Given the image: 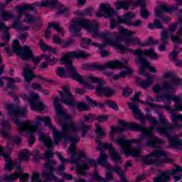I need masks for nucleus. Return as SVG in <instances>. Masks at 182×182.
<instances>
[{"label": "nucleus", "instance_id": "obj_1", "mask_svg": "<svg viewBox=\"0 0 182 182\" xmlns=\"http://www.w3.org/2000/svg\"><path fill=\"white\" fill-rule=\"evenodd\" d=\"M60 100L58 97L54 99V107L57 112L58 116H61L63 119H68V123H62V131L56 130L55 127H53V136L54 144H59V142L63 139L66 143L67 141H72V143H77L79 138L77 136H71L69 135L72 132L75 133L79 130V127L75 124L72 121V117L69 114L65 113L63 107L59 103Z\"/></svg>", "mask_w": 182, "mask_h": 182}, {"label": "nucleus", "instance_id": "obj_2", "mask_svg": "<svg viewBox=\"0 0 182 182\" xmlns=\"http://www.w3.org/2000/svg\"><path fill=\"white\" fill-rule=\"evenodd\" d=\"M73 22L74 23L70 26V31L73 32L76 36H80V31L82 28H85L88 32H92L93 36L95 38H102L105 39V42L107 39L112 38V34L101 33H99V28L97 27V22L94 21L90 22V21L84 18V19H76L73 18Z\"/></svg>", "mask_w": 182, "mask_h": 182}, {"label": "nucleus", "instance_id": "obj_3", "mask_svg": "<svg viewBox=\"0 0 182 182\" xmlns=\"http://www.w3.org/2000/svg\"><path fill=\"white\" fill-rule=\"evenodd\" d=\"M89 56H90V54L85 53L83 50L72 51L65 53L64 56L62 57L61 62H63L64 65H69L68 68V72L73 75L76 73V70L73 65V60L72 59H86L87 58H89Z\"/></svg>", "mask_w": 182, "mask_h": 182}, {"label": "nucleus", "instance_id": "obj_4", "mask_svg": "<svg viewBox=\"0 0 182 182\" xmlns=\"http://www.w3.org/2000/svg\"><path fill=\"white\" fill-rule=\"evenodd\" d=\"M13 52L16 53L18 56H21L23 60H29L31 59L34 63V65H39L41 62V57H33V53L28 46H25L23 48L19 45L18 40H14L13 43Z\"/></svg>", "mask_w": 182, "mask_h": 182}, {"label": "nucleus", "instance_id": "obj_5", "mask_svg": "<svg viewBox=\"0 0 182 182\" xmlns=\"http://www.w3.org/2000/svg\"><path fill=\"white\" fill-rule=\"evenodd\" d=\"M167 154L166 151H163L161 148H157L154 149V151L150 153L148 156L142 159V163L146 164L147 166H160L163 163H167L166 159L163 157H166Z\"/></svg>", "mask_w": 182, "mask_h": 182}, {"label": "nucleus", "instance_id": "obj_6", "mask_svg": "<svg viewBox=\"0 0 182 182\" xmlns=\"http://www.w3.org/2000/svg\"><path fill=\"white\" fill-rule=\"evenodd\" d=\"M106 43L111 45V46H114L117 49L121 50L122 53H124L125 52H132L133 55H138V61H136V63H140L142 66H149V65H150V62H149L147 59L143 58L144 55H143V51L141 49L134 50L132 49L129 50L127 48L117 43L116 41L109 40V38H107Z\"/></svg>", "mask_w": 182, "mask_h": 182}, {"label": "nucleus", "instance_id": "obj_7", "mask_svg": "<svg viewBox=\"0 0 182 182\" xmlns=\"http://www.w3.org/2000/svg\"><path fill=\"white\" fill-rule=\"evenodd\" d=\"M42 122H43V117L41 116L36 117V126L31 124L29 121L22 122L18 119L14 120V123L16 124L17 129L20 134L23 133V132L35 133L38 130V127L42 124Z\"/></svg>", "mask_w": 182, "mask_h": 182}, {"label": "nucleus", "instance_id": "obj_8", "mask_svg": "<svg viewBox=\"0 0 182 182\" xmlns=\"http://www.w3.org/2000/svg\"><path fill=\"white\" fill-rule=\"evenodd\" d=\"M115 143L121 146L122 150H123V151H124L125 153V156H132V157H140L141 154V151H140V149L134 148L132 149H129L132 146V141L121 137H118L115 140Z\"/></svg>", "mask_w": 182, "mask_h": 182}, {"label": "nucleus", "instance_id": "obj_9", "mask_svg": "<svg viewBox=\"0 0 182 182\" xmlns=\"http://www.w3.org/2000/svg\"><path fill=\"white\" fill-rule=\"evenodd\" d=\"M88 79L92 82V83L98 84L96 87L97 95H104V96H106L107 97H110V96L114 95V90L113 89L105 86L106 82L103 80L93 76H90Z\"/></svg>", "mask_w": 182, "mask_h": 182}, {"label": "nucleus", "instance_id": "obj_10", "mask_svg": "<svg viewBox=\"0 0 182 182\" xmlns=\"http://www.w3.org/2000/svg\"><path fill=\"white\" fill-rule=\"evenodd\" d=\"M159 124H164L162 127H156L155 132L159 133L161 136L170 139L171 137V132L174 130V125L169 124L168 121L164 118L163 114H159Z\"/></svg>", "mask_w": 182, "mask_h": 182}, {"label": "nucleus", "instance_id": "obj_11", "mask_svg": "<svg viewBox=\"0 0 182 182\" xmlns=\"http://www.w3.org/2000/svg\"><path fill=\"white\" fill-rule=\"evenodd\" d=\"M127 65V60H124L122 63L119 60L110 61L106 65L94 63L90 65L89 68L92 70H105L107 68L109 69H116V68H126Z\"/></svg>", "mask_w": 182, "mask_h": 182}, {"label": "nucleus", "instance_id": "obj_12", "mask_svg": "<svg viewBox=\"0 0 182 182\" xmlns=\"http://www.w3.org/2000/svg\"><path fill=\"white\" fill-rule=\"evenodd\" d=\"M18 12L17 14L16 18L14 19V23H13V28L15 29H18V31H28L29 29V27H21V18L23 15V12L25 11H33L35 9V7L24 4L22 6H18Z\"/></svg>", "mask_w": 182, "mask_h": 182}, {"label": "nucleus", "instance_id": "obj_13", "mask_svg": "<svg viewBox=\"0 0 182 182\" xmlns=\"http://www.w3.org/2000/svg\"><path fill=\"white\" fill-rule=\"evenodd\" d=\"M119 124L121 125V127H118V132L119 133L126 132L127 129H132L133 130H136V132H141L142 134H151V132L149 130H147V128H144L139 124H131L129 122H124V121L122 120H119Z\"/></svg>", "mask_w": 182, "mask_h": 182}, {"label": "nucleus", "instance_id": "obj_14", "mask_svg": "<svg viewBox=\"0 0 182 182\" xmlns=\"http://www.w3.org/2000/svg\"><path fill=\"white\" fill-rule=\"evenodd\" d=\"M126 35H134V31H129V30L119 27V33L117 35L118 40L117 41H124L127 43H132L133 45H139V46H143V43H141V41L138 37H129L127 38H123L122 36H124Z\"/></svg>", "mask_w": 182, "mask_h": 182}, {"label": "nucleus", "instance_id": "obj_15", "mask_svg": "<svg viewBox=\"0 0 182 182\" xmlns=\"http://www.w3.org/2000/svg\"><path fill=\"white\" fill-rule=\"evenodd\" d=\"M151 122V127L150 129H147L148 132H150V134H144V136H150L151 139L147 141V146H151L152 147H156V144H164V141L156 136L153 135V130H154V125L159 124V122L156 118H151L150 119Z\"/></svg>", "mask_w": 182, "mask_h": 182}, {"label": "nucleus", "instance_id": "obj_16", "mask_svg": "<svg viewBox=\"0 0 182 182\" xmlns=\"http://www.w3.org/2000/svg\"><path fill=\"white\" fill-rule=\"evenodd\" d=\"M61 101L68 106L73 107L75 106V97L70 93V87L68 85L63 87V91H59Z\"/></svg>", "mask_w": 182, "mask_h": 182}, {"label": "nucleus", "instance_id": "obj_17", "mask_svg": "<svg viewBox=\"0 0 182 182\" xmlns=\"http://www.w3.org/2000/svg\"><path fill=\"white\" fill-rule=\"evenodd\" d=\"M180 171L182 173V168L181 166H176L175 169L166 171H160L159 176L154 178V182H167L170 180L171 176H174Z\"/></svg>", "mask_w": 182, "mask_h": 182}, {"label": "nucleus", "instance_id": "obj_18", "mask_svg": "<svg viewBox=\"0 0 182 182\" xmlns=\"http://www.w3.org/2000/svg\"><path fill=\"white\" fill-rule=\"evenodd\" d=\"M6 109L9 111V116H15L16 117H26L28 113L26 108L14 107L12 104L7 105Z\"/></svg>", "mask_w": 182, "mask_h": 182}, {"label": "nucleus", "instance_id": "obj_19", "mask_svg": "<svg viewBox=\"0 0 182 182\" xmlns=\"http://www.w3.org/2000/svg\"><path fill=\"white\" fill-rule=\"evenodd\" d=\"M50 6H54L55 9H59V11H57V15H61L68 11V9L64 8L63 5L58 2V0H43L41 3V6L46 7Z\"/></svg>", "mask_w": 182, "mask_h": 182}, {"label": "nucleus", "instance_id": "obj_20", "mask_svg": "<svg viewBox=\"0 0 182 182\" xmlns=\"http://www.w3.org/2000/svg\"><path fill=\"white\" fill-rule=\"evenodd\" d=\"M96 142L99 143V144L105 149H109V154L114 161H118L119 163H122V156H120L119 152H116V151H114V148H113V146L112 144L107 143L102 144V141L99 139H97Z\"/></svg>", "mask_w": 182, "mask_h": 182}, {"label": "nucleus", "instance_id": "obj_21", "mask_svg": "<svg viewBox=\"0 0 182 182\" xmlns=\"http://www.w3.org/2000/svg\"><path fill=\"white\" fill-rule=\"evenodd\" d=\"M136 15L133 13H127L124 14V18H122L120 16H117L119 22L122 23H126V25H129V26H140L141 25V21L136 20L135 23H133L130 21V19H133Z\"/></svg>", "mask_w": 182, "mask_h": 182}, {"label": "nucleus", "instance_id": "obj_22", "mask_svg": "<svg viewBox=\"0 0 182 182\" xmlns=\"http://www.w3.org/2000/svg\"><path fill=\"white\" fill-rule=\"evenodd\" d=\"M16 178H20V180H24V181H28V178H29L28 173H22L21 172H14L11 175H8V173H5L4 176V180L6 181L12 182L14 180H16Z\"/></svg>", "mask_w": 182, "mask_h": 182}, {"label": "nucleus", "instance_id": "obj_23", "mask_svg": "<svg viewBox=\"0 0 182 182\" xmlns=\"http://www.w3.org/2000/svg\"><path fill=\"white\" fill-rule=\"evenodd\" d=\"M100 11L103 12L105 18H111L116 15V12L112 7H110L109 4H101L100 6Z\"/></svg>", "mask_w": 182, "mask_h": 182}, {"label": "nucleus", "instance_id": "obj_24", "mask_svg": "<svg viewBox=\"0 0 182 182\" xmlns=\"http://www.w3.org/2000/svg\"><path fill=\"white\" fill-rule=\"evenodd\" d=\"M23 77H25L26 82L27 83H31L32 80H33V77H35V74H33V71L30 68L28 64H26L23 68Z\"/></svg>", "mask_w": 182, "mask_h": 182}, {"label": "nucleus", "instance_id": "obj_25", "mask_svg": "<svg viewBox=\"0 0 182 182\" xmlns=\"http://www.w3.org/2000/svg\"><path fill=\"white\" fill-rule=\"evenodd\" d=\"M107 159H109V156L106 154L103 153V151H101L97 161L100 166H102V167H105L107 170H109L111 166L110 164L107 163Z\"/></svg>", "mask_w": 182, "mask_h": 182}, {"label": "nucleus", "instance_id": "obj_26", "mask_svg": "<svg viewBox=\"0 0 182 182\" xmlns=\"http://www.w3.org/2000/svg\"><path fill=\"white\" fill-rule=\"evenodd\" d=\"M1 126H2V129L0 131V134L3 136L4 139H9V134L5 130H11V124H9L8 121H3L1 123Z\"/></svg>", "mask_w": 182, "mask_h": 182}, {"label": "nucleus", "instance_id": "obj_27", "mask_svg": "<svg viewBox=\"0 0 182 182\" xmlns=\"http://www.w3.org/2000/svg\"><path fill=\"white\" fill-rule=\"evenodd\" d=\"M130 110H132L135 119H141L143 117V113L139 109V106L133 102H128Z\"/></svg>", "mask_w": 182, "mask_h": 182}, {"label": "nucleus", "instance_id": "obj_28", "mask_svg": "<svg viewBox=\"0 0 182 182\" xmlns=\"http://www.w3.org/2000/svg\"><path fill=\"white\" fill-rule=\"evenodd\" d=\"M68 153L71 154V158L70 159H67V163H70L71 164H75V163H77V158H75L76 154V149L75 148V144H73L68 148Z\"/></svg>", "mask_w": 182, "mask_h": 182}, {"label": "nucleus", "instance_id": "obj_29", "mask_svg": "<svg viewBox=\"0 0 182 182\" xmlns=\"http://www.w3.org/2000/svg\"><path fill=\"white\" fill-rule=\"evenodd\" d=\"M4 160L6 161V170L7 171H12L13 168H14V166H15V164H18V162H12V161L11 160V156L10 155H4Z\"/></svg>", "mask_w": 182, "mask_h": 182}, {"label": "nucleus", "instance_id": "obj_30", "mask_svg": "<svg viewBox=\"0 0 182 182\" xmlns=\"http://www.w3.org/2000/svg\"><path fill=\"white\" fill-rule=\"evenodd\" d=\"M144 1L145 0H136V2L139 4V6L143 8L140 12L141 16H142V18H149L150 13H149V11L146 9V4H144Z\"/></svg>", "mask_w": 182, "mask_h": 182}, {"label": "nucleus", "instance_id": "obj_31", "mask_svg": "<svg viewBox=\"0 0 182 182\" xmlns=\"http://www.w3.org/2000/svg\"><path fill=\"white\" fill-rule=\"evenodd\" d=\"M46 157L48 160V162L44 164V167L49 171V168H48L46 165L48 164V166L53 167L54 164H56V161L50 160V159H53V153L51 151H47L46 152Z\"/></svg>", "mask_w": 182, "mask_h": 182}, {"label": "nucleus", "instance_id": "obj_32", "mask_svg": "<svg viewBox=\"0 0 182 182\" xmlns=\"http://www.w3.org/2000/svg\"><path fill=\"white\" fill-rule=\"evenodd\" d=\"M169 143L171 147H173V149H182V140L178 138H169Z\"/></svg>", "mask_w": 182, "mask_h": 182}, {"label": "nucleus", "instance_id": "obj_33", "mask_svg": "<svg viewBox=\"0 0 182 182\" xmlns=\"http://www.w3.org/2000/svg\"><path fill=\"white\" fill-rule=\"evenodd\" d=\"M0 31H4V33L3 34V39L4 42H9L11 41V35L8 32V28L5 26V24L4 23L0 21Z\"/></svg>", "mask_w": 182, "mask_h": 182}, {"label": "nucleus", "instance_id": "obj_34", "mask_svg": "<svg viewBox=\"0 0 182 182\" xmlns=\"http://www.w3.org/2000/svg\"><path fill=\"white\" fill-rule=\"evenodd\" d=\"M132 0H127L125 1H117L115 6L116 9H129L130 4H132Z\"/></svg>", "mask_w": 182, "mask_h": 182}, {"label": "nucleus", "instance_id": "obj_35", "mask_svg": "<svg viewBox=\"0 0 182 182\" xmlns=\"http://www.w3.org/2000/svg\"><path fill=\"white\" fill-rule=\"evenodd\" d=\"M153 77L151 78H147V80H137V83L141 86V87H143L144 89H147V87H150L151 85H153Z\"/></svg>", "mask_w": 182, "mask_h": 182}, {"label": "nucleus", "instance_id": "obj_36", "mask_svg": "<svg viewBox=\"0 0 182 182\" xmlns=\"http://www.w3.org/2000/svg\"><path fill=\"white\" fill-rule=\"evenodd\" d=\"M176 85H181L178 79L175 80L173 82H165L162 85V87H164L165 90H171V89H173V86H176Z\"/></svg>", "mask_w": 182, "mask_h": 182}, {"label": "nucleus", "instance_id": "obj_37", "mask_svg": "<svg viewBox=\"0 0 182 182\" xmlns=\"http://www.w3.org/2000/svg\"><path fill=\"white\" fill-rule=\"evenodd\" d=\"M143 56H148L151 59H159V55L154 53V49L150 48L149 50H145L143 51Z\"/></svg>", "mask_w": 182, "mask_h": 182}, {"label": "nucleus", "instance_id": "obj_38", "mask_svg": "<svg viewBox=\"0 0 182 182\" xmlns=\"http://www.w3.org/2000/svg\"><path fill=\"white\" fill-rule=\"evenodd\" d=\"M0 16L3 21H8L9 19H14V14L11 11L2 10L0 12Z\"/></svg>", "mask_w": 182, "mask_h": 182}, {"label": "nucleus", "instance_id": "obj_39", "mask_svg": "<svg viewBox=\"0 0 182 182\" xmlns=\"http://www.w3.org/2000/svg\"><path fill=\"white\" fill-rule=\"evenodd\" d=\"M25 16H26V19L24 21L25 22H28V23H31L32 22H38V23H41V18H39L38 16L35 17L28 14H25Z\"/></svg>", "mask_w": 182, "mask_h": 182}, {"label": "nucleus", "instance_id": "obj_40", "mask_svg": "<svg viewBox=\"0 0 182 182\" xmlns=\"http://www.w3.org/2000/svg\"><path fill=\"white\" fill-rule=\"evenodd\" d=\"M75 106L80 111L86 112L89 110V105L86 102H75Z\"/></svg>", "mask_w": 182, "mask_h": 182}, {"label": "nucleus", "instance_id": "obj_41", "mask_svg": "<svg viewBox=\"0 0 182 182\" xmlns=\"http://www.w3.org/2000/svg\"><path fill=\"white\" fill-rule=\"evenodd\" d=\"M161 36L162 43L167 45V43H168V33H167V31H166V28H164V30L161 31Z\"/></svg>", "mask_w": 182, "mask_h": 182}, {"label": "nucleus", "instance_id": "obj_42", "mask_svg": "<svg viewBox=\"0 0 182 182\" xmlns=\"http://www.w3.org/2000/svg\"><path fill=\"white\" fill-rule=\"evenodd\" d=\"M29 156H31V154H29V151L28 150H25L20 154L19 161H28L29 159Z\"/></svg>", "mask_w": 182, "mask_h": 182}, {"label": "nucleus", "instance_id": "obj_43", "mask_svg": "<svg viewBox=\"0 0 182 182\" xmlns=\"http://www.w3.org/2000/svg\"><path fill=\"white\" fill-rule=\"evenodd\" d=\"M31 107L33 110H39L42 111L45 109V106L42 102H36L32 104Z\"/></svg>", "mask_w": 182, "mask_h": 182}, {"label": "nucleus", "instance_id": "obj_44", "mask_svg": "<svg viewBox=\"0 0 182 182\" xmlns=\"http://www.w3.org/2000/svg\"><path fill=\"white\" fill-rule=\"evenodd\" d=\"M82 41L84 43H87V45H92L93 46H97L98 48H100V49H103V48H105L104 46H100L97 43H92V40H90V38H82Z\"/></svg>", "mask_w": 182, "mask_h": 182}, {"label": "nucleus", "instance_id": "obj_45", "mask_svg": "<svg viewBox=\"0 0 182 182\" xmlns=\"http://www.w3.org/2000/svg\"><path fill=\"white\" fill-rule=\"evenodd\" d=\"M95 133L99 137H103L104 136H106V133L102 127H100L99 124H97V129L95 130Z\"/></svg>", "mask_w": 182, "mask_h": 182}, {"label": "nucleus", "instance_id": "obj_46", "mask_svg": "<svg viewBox=\"0 0 182 182\" xmlns=\"http://www.w3.org/2000/svg\"><path fill=\"white\" fill-rule=\"evenodd\" d=\"M107 170H108L105 173L107 180L108 181L110 180H113V173H113V171H114V168H112V166H110V168Z\"/></svg>", "mask_w": 182, "mask_h": 182}, {"label": "nucleus", "instance_id": "obj_47", "mask_svg": "<svg viewBox=\"0 0 182 182\" xmlns=\"http://www.w3.org/2000/svg\"><path fill=\"white\" fill-rule=\"evenodd\" d=\"M59 25V23H49L48 28H53L57 32H62V28Z\"/></svg>", "mask_w": 182, "mask_h": 182}, {"label": "nucleus", "instance_id": "obj_48", "mask_svg": "<svg viewBox=\"0 0 182 182\" xmlns=\"http://www.w3.org/2000/svg\"><path fill=\"white\" fill-rule=\"evenodd\" d=\"M81 130L82 131V136L85 137L87 133V130H90V126L84 124L81 122Z\"/></svg>", "mask_w": 182, "mask_h": 182}, {"label": "nucleus", "instance_id": "obj_49", "mask_svg": "<svg viewBox=\"0 0 182 182\" xmlns=\"http://www.w3.org/2000/svg\"><path fill=\"white\" fill-rule=\"evenodd\" d=\"M86 99L89 103H91V106L92 107H95V106H100V107H105V105L97 103L96 101H94L93 100L90 99L89 97H86Z\"/></svg>", "mask_w": 182, "mask_h": 182}, {"label": "nucleus", "instance_id": "obj_50", "mask_svg": "<svg viewBox=\"0 0 182 182\" xmlns=\"http://www.w3.org/2000/svg\"><path fill=\"white\" fill-rule=\"evenodd\" d=\"M39 45L41 50H43V52H46V50H50V47L45 44V42H43L42 40L40 41Z\"/></svg>", "mask_w": 182, "mask_h": 182}, {"label": "nucleus", "instance_id": "obj_51", "mask_svg": "<svg viewBox=\"0 0 182 182\" xmlns=\"http://www.w3.org/2000/svg\"><path fill=\"white\" fill-rule=\"evenodd\" d=\"M72 77L75 80H77V82H79V83H80L81 85L84 82L83 78H82V76L80 75H79L77 73H75L74 74H73Z\"/></svg>", "mask_w": 182, "mask_h": 182}, {"label": "nucleus", "instance_id": "obj_52", "mask_svg": "<svg viewBox=\"0 0 182 182\" xmlns=\"http://www.w3.org/2000/svg\"><path fill=\"white\" fill-rule=\"evenodd\" d=\"M43 141L47 147H52V145L53 144V141L50 138H43Z\"/></svg>", "mask_w": 182, "mask_h": 182}, {"label": "nucleus", "instance_id": "obj_53", "mask_svg": "<svg viewBox=\"0 0 182 182\" xmlns=\"http://www.w3.org/2000/svg\"><path fill=\"white\" fill-rule=\"evenodd\" d=\"M159 44L158 41H154V39L149 38L148 41L142 44V46H148V45H157Z\"/></svg>", "mask_w": 182, "mask_h": 182}, {"label": "nucleus", "instance_id": "obj_54", "mask_svg": "<svg viewBox=\"0 0 182 182\" xmlns=\"http://www.w3.org/2000/svg\"><path fill=\"white\" fill-rule=\"evenodd\" d=\"M43 122H45V126H48L50 129H52L53 130V125L50 124V118L49 117H45L43 118Z\"/></svg>", "mask_w": 182, "mask_h": 182}, {"label": "nucleus", "instance_id": "obj_55", "mask_svg": "<svg viewBox=\"0 0 182 182\" xmlns=\"http://www.w3.org/2000/svg\"><path fill=\"white\" fill-rule=\"evenodd\" d=\"M154 25L155 28H156L157 29L164 30V28L163 27V25H161V21H160V20H159V19H156L154 21Z\"/></svg>", "mask_w": 182, "mask_h": 182}, {"label": "nucleus", "instance_id": "obj_56", "mask_svg": "<svg viewBox=\"0 0 182 182\" xmlns=\"http://www.w3.org/2000/svg\"><path fill=\"white\" fill-rule=\"evenodd\" d=\"M171 41H172V42H173V43H176L177 42H178V43H182L181 37H180L178 36H175L171 37Z\"/></svg>", "mask_w": 182, "mask_h": 182}, {"label": "nucleus", "instance_id": "obj_57", "mask_svg": "<svg viewBox=\"0 0 182 182\" xmlns=\"http://www.w3.org/2000/svg\"><path fill=\"white\" fill-rule=\"evenodd\" d=\"M107 105L109 106V107H112L114 110H117V105H116V102L114 101L108 100L107 101Z\"/></svg>", "mask_w": 182, "mask_h": 182}, {"label": "nucleus", "instance_id": "obj_58", "mask_svg": "<svg viewBox=\"0 0 182 182\" xmlns=\"http://www.w3.org/2000/svg\"><path fill=\"white\" fill-rule=\"evenodd\" d=\"M65 69L62 67H60L58 68L57 70V75H58V76H60V77H63V76H65Z\"/></svg>", "mask_w": 182, "mask_h": 182}, {"label": "nucleus", "instance_id": "obj_59", "mask_svg": "<svg viewBox=\"0 0 182 182\" xmlns=\"http://www.w3.org/2000/svg\"><path fill=\"white\" fill-rule=\"evenodd\" d=\"M132 92V89H130L129 87H125L124 89L123 92H122V95H123V96H125L126 97H128V96H130Z\"/></svg>", "mask_w": 182, "mask_h": 182}, {"label": "nucleus", "instance_id": "obj_60", "mask_svg": "<svg viewBox=\"0 0 182 182\" xmlns=\"http://www.w3.org/2000/svg\"><path fill=\"white\" fill-rule=\"evenodd\" d=\"M161 89H163L161 86H160L159 84H156L153 87V92L154 93H160V92H161Z\"/></svg>", "mask_w": 182, "mask_h": 182}, {"label": "nucleus", "instance_id": "obj_61", "mask_svg": "<svg viewBox=\"0 0 182 182\" xmlns=\"http://www.w3.org/2000/svg\"><path fill=\"white\" fill-rule=\"evenodd\" d=\"M159 9H161L163 12H171V11H173L171 8L168 7L166 5L161 6Z\"/></svg>", "mask_w": 182, "mask_h": 182}, {"label": "nucleus", "instance_id": "obj_62", "mask_svg": "<svg viewBox=\"0 0 182 182\" xmlns=\"http://www.w3.org/2000/svg\"><path fill=\"white\" fill-rule=\"evenodd\" d=\"M18 38L19 39H21V41H23V42H25V41H26L28 38V33L25 32V33H20L18 36Z\"/></svg>", "mask_w": 182, "mask_h": 182}, {"label": "nucleus", "instance_id": "obj_63", "mask_svg": "<svg viewBox=\"0 0 182 182\" xmlns=\"http://www.w3.org/2000/svg\"><path fill=\"white\" fill-rule=\"evenodd\" d=\"M84 120L85 122H89V120H90V122H93L95 120V116L92 114L85 115Z\"/></svg>", "mask_w": 182, "mask_h": 182}, {"label": "nucleus", "instance_id": "obj_64", "mask_svg": "<svg viewBox=\"0 0 182 182\" xmlns=\"http://www.w3.org/2000/svg\"><path fill=\"white\" fill-rule=\"evenodd\" d=\"M114 168V171H116L117 174H119V176H123L124 173L123 171H122V168H120V166H117Z\"/></svg>", "mask_w": 182, "mask_h": 182}]
</instances>
